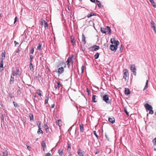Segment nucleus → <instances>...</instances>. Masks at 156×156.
I'll return each instance as SVG.
<instances>
[{
  "mask_svg": "<svg viewBox=\"0 0 156 156\" xmlns=\"http://www.w3.org/2000/svg\"><path fill=\"white\" fill-rule=\"evenodd\" d=\"M14 43L15 46H16V45H17V44H19V43L18 42H16V41H14Z\"/></svg>",
  "mask_w": 156,
  "mask_h": 156,
  "instance_id": "nucleus-60",
  "label": "nucleus"
},
{
  "mask_svg": "<svg viewBox=\"0 0 156 156\" xmlns=\"http://www.w3.org/2000/svg\"><path fill=\"white\" fill-rule=\"evenodd\" d=\"M154 151H156V143L154 144Z\"/></svg>",
  "mask_w": 156,
  "mask_h": 156,
  "instance_id": "nucleus-58",
  "label": "nucleus"
},
{
  "mask_svg": "<svg viewBox=\"0 0 156 156\" xmlns=\"http://www.w3.org/2000/svg\"><path fill=\"white\" fill-rule=\"evenodd\" d=\"M44 27L45 29L48 28V25L47 23L45 21H44Z\"/></svg>",
  "mask_w": 156,
  "mask_h": 156,
  "instance_id": "nucleus-30",
  "label": "nucleus"
},
{
  "mask_svg": "<svg viewBox=\"0 0 156 156\" xmlns=\"http://www.w3.org/2000/svg\"><path fill=\"white\" fill-rule=\"evenodd\" d=\"M58 84V88H59L60 87L62 86V85L58 81L57 82Z\"/></svg>",
  "mask_w": 156,
  "mask_h": 156,
  "instance_id": "nucleus-40",
  "label": "nucleus"
},
{
  "mask_svg": "<svg viewBox=\"0 0 156 156\" xmlns=\"http://www.w3.org/2000/svg\"><path fill=\"white\" fill-rule=\"evenodd\" d=\"M109 96L108 94H105L101 96L103 100L106 103L108 104H111V100L109 99Z\"/></svg>",
  "mask_w": 156,
  "mask_h": 156,
  "instance_id": "nucleus-1",
  "label": "nucleus"
},
{
  "mask_svg": "<svg viewBox=\"0 0 156 156\" xmlns=\"http://www.w3.org/2000/svg\"><path fill=\"white\" fill-rule=\"evenodd\" d=\"M41 121H38L37 122V125L38 128H39V127L41 128Z\"/></svg>",
  "mask_w": 156,
  "mask_h": 156,
  "instance_id": "nucleus-39",
  "label": "nucleus"
},
{
  "mask_svg": "<svg viewBox=\"0 0 156 156\" xmlns=\"http://www.w3.org/2000/svg\"><path fill=\"white\" fill-rule=\"evenodd\" d=\"M13 104H14V107H15V108H16L17 107H18V104H17V103L15 102V101H13Z\"/></svg>",
  "mask_w": 156,
  "mask_h": 156,
  "instance_id": "nucleus-42",
  "label": "nucleus"
},
{
  "mask_svg": "<svg viewBox=\"0 0 156 156\" xmlns=\"http://www.w3.org/2000/svg\"><path fill=\"white\" fill-rule=\"evenodd\" d=\"M41 145L43 147H46V145L45 142L43 141L41 143Z\"/></svg>",
  "mask_w": 156,
  "mask_h": 156,
  "instance_id": "nucleus-33",
  "label": "nucleus"
},
{
  "mask_svg": "<svg viewBox=\"0 0 156 156\" xmlns=\"http://www.w3.org/2000/svg\"><path fill=\"white\" fill-rule=\"evenodd\" d=\"M97 97L98 96L95 95H93V96L92 97V101L94 102H97V101L96 100H95L96 99V97Z\"/></svg>",
  "mask_w": 156,
  "mask_h": 156,
  "instance_id": "nucleus-18",
  "label": "nucleus"
},
{
  "mask_svg": "<svg viewBox=\"0 0 156 156\" xmlns=\"http://www.w3.org/2000/svg\"><path fill=\"white\" fill-rule=\"evenodd\" d=\"M44 127L46 132H48L49 131V127L47 124H44Z\"/></svg>",
  "mask_w": 156,
  "mask_h": 156,
  "instance_id": "nucleus-21",
  "label": "nucleus"
},
{
  "mask_svg": "<svg viewBox=\"0 0 156 156\" xmlns=\"http://www.w3.org/2000/svg\"><path fill=\"white\" fill-rule=\"evenodd\" d=\"M86 91L88 93V95H89L90 94L89 90V89L87 88L86 89Z\"/></svg>",
  "mask_w": 156,
  "mask_h": 156,
  "instance_id": "nucleus-59",
  "label": "nucleus"
},
{
  "mask_svg": "<svg viewBox=\"0 0 156 156\" xmlns=\"http://www.w3.org/2000/svg\"><path fill=\"white\" fill-rule=\"evenodd\" d=\"M5 52L4 51V52H3L2 53V61L3 60L5 59Z\"/></svg>",
  "mask_w": 156,
  "mask_h": 156,
  "instance_id": "nucleus-22",
  "label": "nucleus"
},
{
  "mask_svg": "<svg viewBox=\"0 0 156 156\" xmlns=\"http://www.w3.org/2000/svg\"><path fill=\"white\" fill-rule=\"evenodd\" d=\"M9 97H10V98H11V99L13 97L12 94L11 93H10L9 94Z\"/></svg>",
  "mask_w": 156,
  "mask_h": 156,
  "instance_id": "nucleus-48",
  "label": "nucleus"
},
{
  "mask_svg": "<svg viewBox=\"0 0 156 156\" xmlns=\"http://www.w3.org/2000/svg\"><path fill=\"white\" fill-rule=\"evenodd\" d=\"M2 153V156H7L8 155V153L7 151H5Z\"/></svg>",
  "mask_w": 156,
  "mask_h": 156,
  "instance_id": "nucleus-24",
  "label": "nucleus"
},
{
  "mask_svg": "<svg viewBox=\"0 0 156 156\" xmlns=\"http://www.w3.org/2000/svg\"><path fill=\"white\" fill-rule=\"evenodd\" d=\"M124 112L127 115H129V112L127 111V110L126 108H125L124 109Z\"/></svg>",
  "mask_w": 156,
  "mask_h": 156,
  "instance_id": "nucleus-46",
  "label": "nucleus"
},
{
  "mask_svg": "<svg viewBox=\"0 0 156 156\" xmlns=\"http://www.w3.org/2000/svg\"><path fill=\"white\" fill-rule=\"evenodd\" d=\"M14 78L13 76H11V78L10 81V84H12L14 83Z\"/></svg>",
  "mask_w": 156,
  "mask_h": 156,
  "instance_id": "nucleus-17",
  "label": "nucleus"
},
{
  "mask_svg": "<svg viewBox=\"0 0 156 156\" xmlns=\"http://www.w3.org/2000/svg\"><path fill=\"white\" fill-rule=\"evenodd\" d=\"M96 3L99 8H100L102 7H103V6L101 5V3L99 1H98V0H96Z\"/></svg>",
  "mask_w": 156,
  "mask_h": 156,
  "instance_id": "nucleus-16",
  "label": "nucleus"
},
{
  "mask_svg": "<svg viewBox=\"0 0 156 156\" xmlns=\"http://www.w3.org/2000/svg\"><path fill=\"white\" fill-rule=\"evenodd\" d=\"M70 39L71 40V42L72 43V45L73 46L76 45V40L74 39V37L73 36H72L70 37Z\"/></svg>",
  "mask_w": 156,
  "mask_h": 156,
  "instance_id": "nucleus-6",
  "label": "nucleus"
},
{
  "mask_svg": "<svg viewBox=\"0 0 156 156\" xmlns=\"http://www.w3.org/2000/svg\"><path fill=\"white\" fill-rule=\"evenodd\" d=\"M91 16H92V15L90 13V14H88L87 16V17H88V18H89V17H91Z\"/></svg>",
  "mask_w": 156,
  "mask_h": 156,
  "instance_id": "nucleus-57",
  "label": "nucleus"
},
{
  "mask_svg": "<svg viewBox=\"0 0 156 156\" xmlns=\"http://www.w3.org/2000/svg\"><path fill=\"white\" fill-rule=\"evenodd\" d=\"M94 134L95 135V136L96 137L98 138V136L96 132L95 131H94Z\"/></svg>",
  "mask_w": 156,
  "mask_h": 156,
  "instance_id": "nucleus-47",
  "label": "nucleus"
},
{
  "mask_svg": "<svg viewBox=\"0 0 156 156\" xmlns=\"http://www.w3.org/2000/svg\"><path fill=\"white\" fill-rule=\"evenodd\" d=\"M144 106L147 111V110H149L151 109H153V108L151 106L147 103L145 104Z\"/></svg>",
  "mask_w": 156,
  "mask_h": 156,
  "instance_id": "nucleus-5",
  "label": "nucleus"
},
{
  "mask_svg": "<svg viewBox=\"0 0 156 156\" xmlns=\"http://www.w3.org/2000/svg\"><path fill=\"white\" fill-rule=\"evenodd\" d=\"M106 29H105V28H102V27L101 28V31L103 33L105 34L106 33Z\"/></svg>",
  "mask_w": 156,
  "mask_h": 156,
  "instance_id": "nucleus-26",
  "label": "nucleus"
},
{
  "mask_svg": "<svg viewBox=\"0 0 156 156\" xmlns=\"http://www.w3.org/2000/svg\"><path fill=\"white\" fill-rule=\"evenodd\" d=\"M21 93V92L20 89H19L17 91V94L18 95H20Z\"/></svg>",
  "mask_w": 156,
  "mask_h": 156,
  "instance_id": "nucleus-52",
  "label": "nucleus"
},
{
  "mask_svg": "<svg viewBox=\"0 0 156 156\" xmlns=\"http://www.w3.org/2000/svg\"><path fill=\"white\" fill-rule=\"evenodd\" d=\"M12 73L13 76L19 74V73H16L15 71L14 70H12Z\"/></svg>",
  "mask_w": 156,
  "mask_h": 156,
  "instance_id": "nucleus-36",
  "label": "nucleus"
},
{
  "mask_svg": "<svg viewBox=\"0 0 156 156\" xmlns=\"http://www.w3.org/2000/svg\"><path fill=\"white\" fill-rule=\"evenodd\" d=\"M16 73H18L19 72V70L18 68L16 69Z\"/></svg>",
  "mask_w": 156,
  "mask_h": 156,
  "instance_id": "nucleus-62",
  "label": "nucleus"
},
{
  "mask_svg": "<svg viewBox=\"0 0 156 156\" xmlns=\"http://www.w3.org/2000/svg\"><path fill=\"white\" fill-rule=\"evenodd\" d=\"M80 129L81 132H83L84 130V126L83 124H81L80 126Z\"/></svg>",
  "mask_w": 156,
  "mask_h": 156,
  "instance_id": "nucleus-23",
  "label": "nucleus"
},
{
  "mask_svg": "<svg viewBox=\"0 0 156 156\" xmlns=\"http://www.w3.org/2000/svg\"><path fill=\"white\" fill-rule=\"evenodd\" d=\"M100 49V47L98 46L94 45L93 46L90 47L88 49L90 51H96Z\"/></svg>",
  "mask_w": 156,
  "mask_h": 156,
  "instance_id": "nucleus-2",
  "label": "nucleus"
},
{
  "mask_svg": "<svg viewBox=\"0 0 156 156\" xmlns=\"http://www.w3.org/2000/svg\"><path fill=\"white\" fill-rule=\"evenodd\" d=\"M71 147L70 144H68V148H67L68 150L70 151L71 150Z\"/></svg>",
  "mask_w": 156,
  "mask_h": 156,
  "instance_id": "nucleus-49",
  "label": "nucleus"
},
{
  "mask_svg": "<svg viewBox=\"0 0 156 156\" xmlns=\"http://www.w3.org/2000/svg\"><path fill=\"white\" fill-rule=\"evenodd\" d=\"M151 27L152 28H153V30H154V31H156V27H155V25H154L153 26H151Z\"/></svg>",
  "mask_w": 156,
  "mask_h": 156,
  "instance_id": "nucleus-50",
  "label": "nucleus"
},
{
  "mask_svg": "<svg viewBox=\"0 0 156 156\" xmlns=\"http://www.w3.org/2000/svg\"><path fill=\"white\" fill-rule=\"evenodd\" d=\"M3 61H1V70H3Z\"/></svg>",
  "mask_w": 156,
  "mask_h": 156,
  "instance_id": "nucleus-34",
  "label": "nucleus"
},
{
  "mask_svg": "<svg viewBox=\"0 0 156 156\" xmlns=\"http://www.w3.org/2000/svg\"><path fill=\"white\" fill-rule=\"evenodd\" d=\"M29 67L30 70L32 71H33L34 70V68L33 66L32 62H30Z\"/></svg>",
  "mask_w": 156,
  "mask_h": 156,
  "instance_id": "nucleus-20",
  "label": "nucleus"
},
{
  "mask_svg": "<svg viewBox=\"0 0 156 156\" xmlns=\"http://www.w3.org/2000/svg\"><path fill=\"white\" fill-rule=\"evenodd\" d=\"M49 98L47 96H45V100L44 104H46L48 103V101Z\"/></svg>",
  "mask_w": 156,
  "mask_h": 156,
  "instance_id": "nucleus-35",
  "label": "nucleus"
},
{
  "mask_svg": "<svg viewBox=\"0 0 156 156\" xmlns=\"http://www.w3.org/2000/svg\"><path fill=\"white\" fill-rule=\"evenodd\" d=\"M106 33L108 32L109 35H110L111 33V29L110 27L108 26H107L105 28Z\"/></svg>",
  "mask_w": 156,
  "mask_h": 156,
  "instance_id": "nucleus-11",
  "label": "nucleus"
},
{
  "mask_svg": "<svg viewBox=\"0 0 156 156\" xmlns=\"http://www.w3.org/2000/svg\"><path fill=\"white\" fill-rule=\"evenodd\" d=\"M130 67V70L132 72H133L136 70V69L135 67V66L134 64L131 65Z\"/></svg>",
  "mask_w": 156,
  "mask_h": 156,
  "instance_id": "nucleus-10",
  "label": "nucleus"
},
{
  "mask_svg": "<svg viewBox=\"0 0 156 156\" xmlns=\"http://www.w3.org/2000/svg\"><path fill=\"white\" fill-rule=\"evenodd\" d=\"M105 136L106 138V139H107L108 140H109V139L108 138V136L106 133H105Z\"/></svg>",
  "mask_w": 156,
  "mask_h": 156,
  "instance_id": "nucleus-54",
  "label": "nucleus"
},
{
  "mask_svg": "<svg viewBox=\"0 0 156 156\" xmlns=\"http://www.w3.org/2000/svg\"><path fill=\"white\" fill-rule=\"evenodd\" d=\"M122 44H121V47L120 48V51L121 52H122V51L123 50V48L122 47Z\"/></svg>",
  "mask_w": 156,
  "mask_h": 156,
  "instance_id": "nucleus-53",
  "label": "nucleus"
},
{
  "mask_svg": "<svg viewBox=\"0 0 156 156\" xmlns=\"http://www.w3.org/2000/svg\"><path fill=\"white\" fill-rule=\"evenodd\" d=\"M130 93L129 90L128 88H125V94L126 95H128Z\"/></svg>",
  "mask_w": 156,
  "mask_h": 156,
  "instance_id": "nucleus-13",
  "label": "nucleus"
},
{
  "mask_svg": "<svg viewBox=\"0 0 156 156\" xmlns=\"http://www.w3.org/2000/svg\"><path fill=\"white\" fill-rule=\"evenodd\" d=\"M64 70V68L63 67L59 68L58 69V72L59 74H61L63 73Z\"/></svg>",
  "mask_w": 156,
  "mask_h": 156,
  "instance_id": "nucleus-14",
  "label": "nucleus"
},
{
  "mask_svg": "<svg viewBox=\"0 0 156 156\" xmlns=\"http://www.w3.org/2000/svg\"><path fill=\"white\" fill-rule=\"evenodd\" d=\"M62 121L60 119H58L56 122V123L57 125H58L59 126H61Z\"/></svg>",
  "mask_w": 156,
  "mask_h": 156,
  "instance_id": "nucleus-19",
  "label": "nucleus"
},
{
  "mask_svg": "<svg viewBox=\"0 0 156 156\" xmlns=\"http://www.w3.org/2000/svg\"><path fill=\"white\" fill-rule=\"evenodd\" d=\"M117 47L112 44L110 45V49L112 51H115L117 49Z\"/></svg>",
  "mask_w": 156,
  "mask_h": 156,
  "instance_id": "nucleus-7",
  "label": "nucleus"
},
{
  "mask_svg": "<svg viewBox=\"0 0 156 156\" xmlns=\"http://www.w3.org/2000/svg\"><path fill=\"white\" fill-rule=\"evenodd\" d=\"M123 73V77L124 79H125V80H126V78L127 77L128 78L129 74L128 73V70L127 69H125Z\"/></svg>",
  "mask_w": 156,
  "mask_h": 156,
  "instance_id": "nucleus-4",
  "label": "nucleus"
},
{
  "mask_svg": "<svg viewBox=\"0 0 156 156\" xmlns=\"http://www.w3.org/2000/svg\"><path fill=\"white\" fill-rule=\"evenodd\" d=\"M73 56L71 57V58L69 57L68 58L67 61L66 62V63H67V65L68 66V67H69L70 66V61L72 60V58H73Z\"/></svg>",
  "mask_w": 156,
  "mask_h": 156,
  "instance_id": "nucleus-9",
  "label": "nucleus"
},
{
  "mask_svg": "<svg viewBox=\"0 0 156 156\" xmlns=\"http://www.w3.org/2000/svg\"><path fill=\"white\" fill-rule=\"evenodd\" d=\"M34 57L32 55H30V62H32V60L33 58Z\"/></svg>",
  "mask_w": 156,
  "mask_h": 156,
  "instance_id": "nucleus-41",
  "label": "nucleus"
},
{
  "mask_svg": "<svg viewBox=\"0 0 156 156\" xmlns=\"http://www.w3.org/2000/svg\"><path fill=\"white\" fill-rule=\"evenodd\" d=\"M111 43L112 44H114V45L117 46H118L119 44V42L117 40H116L115 38L111 39Z\"/></svg>",
  "mask_w": 156,
  "mask_h": 156,
  "instance_id": "nucleus-3",
  "label": "nucleus"
},
{
  "mask_svg": "<svg viewBox=\"0 0 156 156\" xmlns=\"http://www.w3.org/2000/svg\"><path fill=\"white\" fill-rule=\"evenodd\" d=\"M63 150H61L60 149L58 151V153H59V154L60 155V156H62L63 154Z\"/></svg>",
  "mask_w": 156,
  "mask_h": 156,
  "instance_id": "nucleus-27",
  "label": "nucleus"
},
{
  "mask_svg": "<svg viewBox=\"0 0 156 156\" xmlns=\"http://www.w3.org/2000/svg\"><path fill=\"white\" fill-rule=\"evenodd\" d=\"M44 21L45 20H44L42 18L41 19V24L42 25L43 24V23H44Z\"/></svg>",
  "mask_w": 156,
  "mask_h": 156,
  "instance_id": "nucleus-56",
  "label": "nucleus"
},
{
  "mask_svg": "<svg viewBox=\"0 0 156 156\" xmlns=\"http://www.w3.org/2000/svg\"><path fill=\"white\" fill-rule=\"evenodd\" d=\"M45 156H52V155L50 153H48L46 154Z\"/></svg>",
  "mask_w": 156,
  "mask_h": 156,
  "instance_id": "nucleus-55",
  "label": "nucleus"
},
{
  "mask_svg": "<svg viewBox=\"0 0 156 156\" xmlns=\"http://www.w3.org/2000/svg\"><path fill=\"white\" fill-rule=\"evenodd\" d=\"M82 41L83 42L84 44H85L86 43V37L83 34H82Z\"/></svg>",
  "mask_w": 156,
  "mask_h": 156,
  "instance_id": "nucleus-15",
  "label": "nucleus"
},
{
  "mask_svg": "<svg viewBox=\"0 0 156 156\" xmlns=\"http://www.w3.org/2000/svg\"><path fill=\"white\" fill-rule=\"evenodd\" d=\"M151 3L152 5L154 7H156V5L155 3L154 2V1L153 0H149Z\"/></svg>",
  "mask_w": 156,
  "mask_h": 156,
  "instance_id": "nucleus-32",
  "label": "nucleus"
},
{
  "mask_svg": "<svg viewBox=\"0 0 156 156\" xmlns=\"http://www.w3.org/2000/svg\"><path fill=\"white\" fill-rule=\"evenodd\" d=\"M148 80H146V82L145 84V85L144 87V88L143 89V90H144L145 89H146L148 87Z\"/></svg>",
  "mask_w": 156,
  "mask_h": 156,
  "instance_id": "nucleus-25",
  "label": "nucleus"
},
{
  "mask_svg": "<svg viewBox=\"0 0 156 156\" xmlns=\"http://www.w3.org/2000/svg\"><path fill=\"white\" fill-rule=\"evenodd\" d=\"M41 92L42 91L40 90H37L36 93L37 94L41 97L42 96L41 93Z\"/></svg>",
  "mask_w": 156,
  "mask_h": 156,
  "instance_id": "nucleus-29",
  "label": "nucleus"
},
{
  "mask_svg": "<svg viewBox=\"0 0 156 156\" xmlns=\"http://www.w3.org/2000/svg\"><path fill=\"white\" fill-rule=\"evenodd\" d=\"M77 153L79 155L83 156L85 153L84 151L81 150L80 148H79L77 151Z\"/></svg>",
  "mask_w": 156,
  "mask_h": 156,
  "instance_id": "nucleus-8",
  "label": "nucleus"
},
{
  "mask_svg": "<svg viewBox=\"0 0 156 156\" xmlns=\"http://www.w3.org/2000/svg\"><path fill=\"white\" fill-rule=\"evenodd\" d=\"M43 132L42 130L41 129V128L39 127L38 128V129L37 131V133L39 134V133H43Z\"/></svg>",
  "mask_w": 156,
  "mask_h": 156,
  "instance_id": "nucleus-37",
  "label": "nucleus"
},
{
  "mask_svg": "<svg viewBox=\"0 0 156 156\" xmlns=\"http://www.w3.org/2000/svg\"><path fill=\"white\" fill-rule=\"evenodd\" d=\"M41 45H42V44L41 43H39L38 44V45L37 47V49L38 50H41Z\"/></svg>",
  "mask_w": 156,
  "mask_h": 156,
  "instance_id": "nucleus-38",
  "label": "nucleus"
},
{
  "mask_svg": "<svg viewBox=\"0 0 156 156\" xmlns=\"http://www.w3.org/2000/svg\"><path fill=\"white\" fill-rule=\"evenodd\" d=\"M29 116L30 121L33 120L34 119V115L30 113L29 114Z\"/></svg>",
  "mask_w": 156,
  "mask_h": 156,
  "instance_id": "nucleus-28",
  "label": "nucleus"
},
{
  "mask_svg": "<svg viewBox=\"0 0 156 156\" xmlns=\"http://www.w3.org/2000/svg\"><path fill=\"white\" fill-rule=\"evenodd\" d=\"M153 143V144H156V137H155L154 140H153L152 141Z\"/></svg>",
  "mask_w": 156,
  "mask_h": 156,
  "instance_id": "nucleus-51",
  "label": "nucleus"
},
{
  "mask_svg": "<svg viewBox=\"0 0 156 156\" xmlns=\"http://www.w3.org/2000/svg\"><path fill=\"white\" fill-rule=\"evenodd\" d=\"M27 146V149L29 150H30L31 149V147L29 146Z\"/></svg>",
  "mask_w": 156,
  "mask_h": 156,
  "instance_id": "nucleus-61",
  "label": "nucleus"
},
{
  "mask_svg": "<svg viewBox=\"0 0 156 156\" xmlns=\"http://www.w3.org/2000/svg\"><path fill=\"white\" fill-rule=\"evenodd\" d=\"M34 49L33 48H32L30 50V53L31 54H33L34 53Z\"/></svg>",
  "mask_w": 156,
  "mask_h": 156,
  "instance_id": "nucleus-45",
  "label": "nucleus"
},
{
  "mask_svg": "<svg viewBox=\"0 0 156 156\" xmlns=\"http://www.w3.org/2000/svg\"><path fill=\"white\" fill-rule=\"evenodd\" d=\"M99 53H97L94 55V58L95 59H97L98 58L99 56Z\"/></svg>",
  "mask_w": 156,
  "mask_h": 156,
  "instance_id": "nucleus-31",
  "label": "nucleus"
},
{
  "mask_svg": "<svg viewBox=\"0 0 156 156\" xmlns=\"http://www.w3.org/2000/svg\"><path fill=\"white\" fill-rule=\"evenodd\" d=\"M90 14H91L92 15V16H96V14L93 12H91V13H90Z\"/></svg>",
  "mask_w": 156,
  "mask_h": 156,
  "instance_id": "nucleus-64",
  "label": "nucleus"
},
{
  "mask_svg": "<svg viewBox=\"0 0 156 156\" xmlns=\"http://www.w3.org/2000/svg\"><path fill=\"white\" fill-rule=\"evenodd\" d=\"M151 26H153L154 25H155V24L154 23V22L153 20H151V22L150 23Z\"/></svg>",
  "mask_w": 156,
  "mask_h": 156,
  "instance_id": "nucleus-43",
  "label": "nucleus"
},
{
  "mask_svg": "<svg viewBox=\"0 0 156 156\" xmlns=\"http://www.w3.org/2000/svg\"><path fill=\"white\" fill-rule=\"evenodd\" d=\"M133 74H134V75L135 76H136V70L133 72Z\"/></svg>",
  "mask_w": 156,
  "mask_h": 156,
  "instance_id": "nucleus-63",
  "label": "nucleus"
},
{
  "mask_svg": "<svg viewBox=\"0 0 156 156\" xmlns=\"http://www.w3.org/2000/svg\"><path fill=\"white\" fill-rule=\"evenodd\" d=\"M149 113L151 114H153L154 113V112L152 110V109H151L149 110Z\"/></svg>",
  "mask_w": 156,
  "mask_h": 156,
  "instance_id": "nucleus-44",
  "label": "nucleus"
},
{
  "mask_svg": "<svg viewBox=\"0 0 156 156\" xmlns=\"http://www.w3.org/2000/svg\"><path fill=\"white\" fill-rule=\"evenodd\" d=\"M108 120L109 122L112 124L115 122V119L112 117L111 118H109Z\"/></svg>",
  "mask_w": 156,
  "mask_h": 156,
  "instance_id": "nucleus-12",
  "label": "nucleus"
}]
</instances>
